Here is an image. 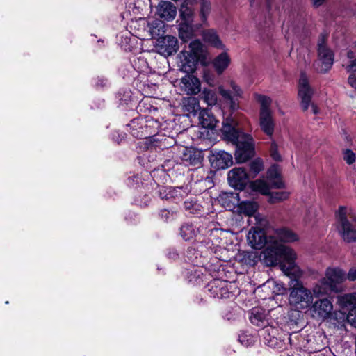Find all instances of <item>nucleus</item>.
<instances>
[{
	"label": "nucleus",
	"instance_id": "2eb2a0df",
	"mask_svg": "<svg viewBox=\"0 0 356 356\" xmlns=\"http://www.w3.org/2000/svg\"><path fill=\"white\" fill-rule=\"evenodd\" d=\"M318 59L321 63V67L318 72L325 73L330 70L334 62V54L324 44V40L318 44Z\"/></svg>",
	"mask_w": 356,
	"mask_h": 356
},
{
	"label": "nucleus",
	"instance_id": "f3484780",
	"mask_svg": "<svg viewBox=\"0 0 356 356\" xmlns=\"http://www.w3.org/2000/svg\"><path fill=\"white\" fill-rule=\"evenodd\" d=\"M200 81L195 76L186 74L181 79V88L188 95H197L200 92Z\"/></svg>",
	"mask_w": 356,
	"mask_h": 356
},
{
	"label": "nucleus",
	"instance_id": "3c124183",
	"mask_svg": "<svg viewBox=\"0 0 356 356\" xmlns=\"http://www.w3.org/2000/svg\"><path fill=\"white\" fill-rule=\"evenodd\" d=\"M314 217V213L309 211L308 213L305 216L303 220L305 223L307 225L310 223Z\"/></svg>",
	"mask_w": 356,
	"mask_h": 356
},
{
	"label": "nucleus",
	"instance_id": "79ce46f5",
	"mask_svg": "<svg viewBox=\"0 0 356 356\" xmlns=\"http://www.w3.org/2000/svg\"><path fill=\"white\" fill-rule=\"evenodd\" d=\"M171 199L179 200L183 198L187 194V191L183 187L173 188L170 187Z\"/></svg>",
	"mask_w": 356,
	"mask_h": 356
},
{
	"label": "nucleus",
	"instance_id": "c9c22d12",
	"mask_svg": "<svg viewBox=\"0 0 356 356\" xmlns=\"http://www.w3.org/2000/svg\"><path fill=\"white\" fill-rule=\"evenodd\" d=\"M261 287L264 290H266L268 289H272V293L274 294H280L284 291V288L282 284L277 283L273 280H267Z\"/></svg>",
	"mask_w": 356,
	"mask_h": 356
},
{
	"label": "nucleus",
	"instance_id": "f704fd0d",
	"mask_svg": "<svg viewBox=\"0 0 356 356\" xmlns=\"http://www.w3.org/2000/svg\"><path fill=\"white\" fill-rule=\"evenodd\" d=\"M251 188L254 191L259 192L262 195H268L270 192L269 185L262 179H257L250 184Z\"/></svg>",
	"mask_w": 356,
	"mask_h": 356
},
{
	"label": "nucleus",
	"instance_id": "864d4df0",
	"mask_svg": "<svg viewBox=\"0 0 356 356\" xmlns=\"http://www.w3.org/2000/svg\"><path fill=\"white\" fill-rule=\"evenodd\" d=\"M346 69L348 72H355L356 71V59H354L351 63L347 65Z\"/></svg>",
	"mask_w": 356,
	"mask_h": 356
},
{
	"label": "nucleus",
	"instance_id": "aec40b11",
	"mask_svg": "<svg viewBox=\"0 0 356 356\" xmlns=\"http://www.w3.org/2000/svg\"><path fill=\"white\" fill-rule=\"evenodd\" d=\"M259 126L261 130L268 136H272L275 129V121L272 112L259 111Z\"/></svg>",
	"mask_w": 356,
	"mask_h": 356
},
{
	"label": "nucleus",
	"instance_id": "4c0bfd02",
	"mask_svg": "<svg viewBox=\"0 0 356 356\" xmlns=\"http://www.w3.org/2000/svg\"><path fill=\"white\" fill-rule=\"evenodd\" d=\"M289 194L290 193L287 191L269 192L268 195H269V202L274 204L287 200L289 197Z\"/></svg>",
	"mask_w": 356,
	"mask_h": 356
},
{
	"label": "nucleus",
	"instance_id": "473e14b6",
	"mask_svg": "<svg viewBox=\"0 0 356 356\" xmlns=\"http://www.w3.org/2000/svg\"><path fill=\"white\" fill-rule=\"evenodd\" d=\"M182 104L185 110L191 113H195L200 110L199 100L196 97H188L184 98Z\"/></svg>",
	"mask_w": 356,
	"mask_h": 356
},
{
	"label": "nucleus",
	"instance_id": "49530a36",
	"mask_svg": "<svg viewBox=\"0 0 356 356\" xmlns=\"http://www.w3.org/2000/svg\"><path fill=\"white\" fill-rule=\"evenodd\" d=\"M170 187L159 186L158 188V193L159 197L163 200H170Z\"/></svg>",
	"mask_w": 356,
	"mask_h": 356
},
{
	"label": "nucleus",
	"instance_id": "c756f323",
	"mask_svg": "<svg viewBox=\"0 0 356 356\" xmlns=\"http://www.w3.org/2000/svg\"><path fill=\"white\" fill-rule=\"evenodd\" d=\"M236 258L243 264L250 266H254L259 261L258 254L255 251L239 252L236 255Z\"/></svg>",
	"mask_w": 356,
	"mask_h": 356
},
{
	"label": "nucleus",
	"instance_id": "8fccbe9b",
	"mask_svg": "<svg viewBox=\"0 0 356 356\" xmlns=\"http://www.w3.org/2000/svg\"><path fill=\"white\" fill-rule=\"evenodd\" d=\"M346 280L350 281L356 280V267L351 268L348 273H346Z\"/></svg>",
	"mask_w": 356,
	"mask_h": 356
},
{
	"label": "nucleus",
	"instance_id": "e433bc0d",
	"mask_svg": "<svg viewBox=\"0 0 356 356\" xmlns=\"http://www.w3.org/2000/svg\"><path fill=\"white\" fill-rule=\"evenodd\" d=\"M202 99L209 106H214L218 102L217 94L214 90L204 88L202 92Z\"/></svg>",
	"mask_w": 356,
	"mask_h": 356
},
{
	"label": "nucleus",
	"instance_id": "72a5a7b5",
	"mask_svg": "<svg viewBox=\"0 0 356 356\" xmlns=\"http://www.w3.org/2000/svg\"><path fill=\"white\" fill-rule=\"evenodd\" d=\"M184 209L193 215H202L204 213L203 207L195 200H186L184 203Z\"/></svg>",
	"mask_w": 356,
	"mask_h": 356
},
{
	"label": "nucleus",
	"instance_id": "bf43d9fd",
	"mask_svg": "<svg viewBox=\"0 0 356 356\" xmlns=\"http://www.w3.org/2000/svg\"><path fill=\"white\" fill-rule=\"evenodd\" d=\"M254 1L255 0H249L251 6H253V3H254Z\"/></svg>",
	"mask_w": 356,
	"mask_h": 356
},
{
	"label": "nucleus",
	"instance_id": "dca6fc26",
	"mask_svg": "<svg viewBox=\"0 0 356 356\" xmlns=\"http://www.w3.org/2000/svg\"><path fill=\"white\" fill-rule=\"evenodd\" d=\"M229 184L236 188L243 189L248 181V175L242 168H234L228 173Z\"/></svg>",
	"mask_w": 356,
	"mask_h": 356
},
{
	"label": "nucleus",
	"instance_id": "423d86ee",
	"mask_svg": "<svg viewBox=\"0 0 356 356\" xmlns=\"http://www.w3.org/2000/svg\"><path fill=\"white\" fill-rule=\"evenodd\" d=\"M131 134L138 138H148L155 136L159 127V122L152 118L143 117L135 118L128 125Z\"/></svg>",
	"mask_w": 356,
	"mask_h": 356
},
{
	"label": "nucleus",
	"instance_id": "9d476101",
	"mask_svg": "<svg viewBox=\"0 0 356 356\" xmlns=\"http://www.w3.org/2000/svg\"><path fill=\"white\" fill-rule=\"evenodd\" d=\"M347 210L346 207H340L337 216L342 227L343 238L348 242H353L356 241V221L353 224L348 222L346 217Z\"/></svg>",
	"mask_w": 356,
	"mask_h": 356
},
{
	"label": "nucleus",
	"instance_id": "a18cd8bd",
	"mask_svg": "<svg viewBox=\"0 0 356 356\" xmlns=\"http://www.w3.org/2000/svg\"><path fill=\"white\" fill-rule=\"evenodd\" d=\"M159 216L162 220L169 221L175 218L176 213L175 211L163 209L160 211Z\"/></svg>",
	"mask_w": 356,
	"mask_h": 356
},
{
	"label": "nucleus",
	"instance_id": "6e6552de",
	"mask_svg": "<svg viewBox=\"0 0 356 356\" xmlns=\"http://www.w3.org/2000/svg\"><path fill=\"white\" fill-rule=\"evenodd\" d=\"M203 228L197 227L193 224L185 223L180 227V236L186 241H196L199 243L205 242L204 236L207 235L209 232L211 235L214 232H219L218 229H209L207 233H202Z\"/></svg>",
	"mask_w": 356,
	"mask_h": 356
},
{
	"label": "nucleus",
	"instance_id": "c85d7f7f",
	"mask_svg": "<svg viewBox=\"0 0 356 356\" xmlns=\"http://www.w3.org/2000/svg\"><path fill=\"white\" fill-rule=\"evenodd\" d=\"M266 177L270 181L271 187L276 188L284 187V183L280 178V170L277 165H273L268 170Z\"/></svg>",
	"mask_w": 356,
	"mask_h": 356
},
{
	"label": "nucleus",
	"instance_id": "f03ea898",
	"mask_svg": "<svg viewBox=\"0 0 356 356\" xmlns=\"http://www.w3.org/2000/svg\"><path fill=\"white\" fill-rule=\"evenodd\" d=\"M266 247L261 252L264 263L268 266H275L280 263L282 271L289 277L300 278L302 271L295 263L296 254L290 248L282 244L275 243Z\"/></svg>",
	"mask_w": 356,
	"mask_h": 356
},
{
	"label": "nucleus",
	"instance_id": "4d7b16f0",
	"mask_svg": "<svg viewBox=\"0 0 356 356\" xmlns=\"http://www.w3.org/2000/svg\"><path fill=\"white\" fill-rule=\"evenodd\" d=\"M311 106L313 113L315 115L318 114L319 113V109L317 106L314 104H312Z\"/></svg>",
	"mask_w": 356,
	"mask_h": 356
},
{
	"label": "nucleus",
	"instance_id": "7c9ffc66",
	"mask_svg": "<svg viewBox=\"0 0 356 356\" xmlns=\"http://www.w3.org/2000/svg\"><path fill=\"white\" fill-rule=\"evenodd\" d=\"M236 208L241 214L252 216L258 210V204L254 201H242L238 204Z\"/></svg>",
	"mask_w": 356,
	"mask_h": 356
},
{
	"label": "nucleus",
	"instance_id": "9b49d317",
	"mask_svg": "<svg viewBox=\"0 0 356 356\" xmlns=\"http://www.w3.org/2000/svg\"><path fill=\"white\" fill-rule=\"evenodd\" d=\"M337 303L342 309H349L347 321L356 327V292L337 296Z\"/></svg>",
	"mask_w": 356,
	"mask_h": 356
},
{
	"label": "nucleus",
	"instance_id": "f8f14e48",
	"mask_svg": "<svg viewBox=\"0 0 356 356\" xmlns=\"http://www.w3.org/2000/svg\"><path fill=\"white\" fill-rule=\"evenodd\" d=\"M314 89L309 83L308 79L305 74H301L298 82V95L300 99V104L304 111H307L311 105Z\"/></svg>",
	"mask_w": 356,
	"mask_h": 356
},
{
	"label": "nucleus",
	"instance_id": "412c9836",
	"mask_svg": "<svg viewBox=\"0 0 356 356\" xmlns=\"http://www.w3.org/2000/svg\"><path fill=\"white\" fill-rule=\"evenodd\" d=\"M211 161L218 169H226L232 165V156L225 152H216L212 155Z\"/></svg>",
	"mask_w": 356,
	"mask_h": 356
},
{
	"label": "nucleus",
	"instance_id": "13d9d810",
	"mask_svg": "<svg viewBox=\"0 0 356 356\" xmlns=\"http://www.w3.org/2000/svg\"><path fill=\"white\" fill-rule=\"evenodd\" d=\"M348 58H350V59H353V58H354L355 56H354L353 52V51H348Z\"/></svg>",
	"mask_w": 356,
	"mask_h": 356
},
{
	"label": "nucleus",
	"instance_id": "5701e85b",
	"mask_svg": "<svg viewBox=\"0 0 356 356\" xmlns=\"http://www.w3.org/2000/svg\"><path fill=\"white\" fill-rule=\"evenodd\" d=\"M247 239L248 243L254 249H261L266 242L264 232L261 229L257 230L254 228L249 231Z\"/></svg>",
	"mask_w": 356,
	"mask_h": 356
},
{
	"label": "nucleus",
	"instance_id": "6ab92c4d",
	"mask_svg": "<svg viewBox=\"0 0 356 356\" xmlns=\"http://www.w3.org/2000/svg\"><path fill=\"white\" fill-rule=\"evenodd\" d=\"M298 240V235L286 227H281L275 229L274 234L271 236V242L275 243H277V241L283 243H291Z\"/></svg>",
	"mask_w": 356,
	"mask_h": 356
},
{
	"label": "nucleus",
	"instance_id": "b1692460",
	"mask_svg": "<svg viewBox=\"0 0 356 356\" xmlns=\"http://www.w3.org/2000/svg\"><path fill=\"white\" fill-rule=\"evenodd\" d=\"M231 63L230 56L226 52H222L215 57L212 65L218 74H222Z\"/></svg>",
	"mask_w": 356,
	"mask_h": 356
},
{
	"label": "nucleus",
	"instance_id": "a19ab883",
	"mask_svg": "<svg viewBox=\"0 0 356 356\" xmlns=\"http://www.w3.org/2000/svg\"><path fill=\"white\" fill-rule=\"evenodd\" d=\"M147 26L152 36H154L159 35L160 29L163 28L164 24L161 21L158 19H153L152 21L148 22Z\"/></svg>",
	"mask_w": 356,
	"mask_h": 356
},
{
	"label": "nucleus",
	"instance_id": "09e8293b",
	"mask_svg": "<svg viewBox=\"0 0 356 356\" xmlns=\"http://www.w3.org/2000/svg\"><path fill=\"white\" fill-rule=\"evenodd\" d=\"M129 184L132 187H138L140 184H143L140 177L138 175H137L129 178Z\"/></svg>",
	"mask_w": 356,
	"mask_h": 356
},
{
	"label": "nucleus",
	"instance_id": "680f3d73",
	"mask_svg": "<svg viewBox=\"0 0 356 356\" xmlns=\"http://www.w3.org/2000/svg\"><path fill=\"white\" fill-rule=\"evenodd\" d=\"M268 3L269 4V0H268Z\"/></svg>",
	"mask_w": 356,
	"mask_h": 356
},
{
	"label": "nucleus",
	"instance_id": "1a4fd4ad",
	"mask_svg": "<svg viewBox=\"0 0 356 356\" xmlns=\"http://www.w3.org/2000/svg\"><path fill=\"white\" fill-rule=\"evenodd\" d=\"M312 316L314 318L325 321L330 318L333 312V304L327 298L316 300L309 307Z\"/></svg>",
	"mask_w": 356,
	"mask_h": 356
},
{
	"label": "nucleus",
	"instance_id": "cd10ccee",
	"mask_svg": "<svg viewBox=\"0 0 356 356\" xmlns=\"http://www.w3.org/2000/svg\"><path fill=\"white\" fill-rule=\"evenodd\" d=\"M193 21H184L179 24L178 31L180 39L184 42H187L194 36L195 30L192 25Z\"/></svg>",
	"mask_w": 356,
	"mask_h": 356
},
{
	"label": "nucleus",
	"instance_id": "6e6d98bb",
	"mask_svg": "<svg viewBox=\"0 0 356 356\" xmlns=\"http://www.w3.org/2000/svg\"><path fill=\"white\" fill-rule=\"evenodd\" d=\"M325 0H312V5L314 7H319L321 6Z\"/></svg>",
	"mask_w": 356,
	"mask_h": 356
},
{
	"label": "nucleus",
	"instance_id": "39448f33",
	"mask_svg": "<svg viewBox=\"0 0 356 356\" xmlns=\"http://www.w3.org/2000/svg\"><path fill=\"white\" fill-rule=\"evenodd\" d=\"M203 52V44L199 40L192 41L188 49H183L178 55V67L184 72L191 73Z\"/></svg>",
	"mask_w": 356,
	"mask_h": 356
},
{
	"label": "nucleus",
	"instance_id": "2f4dec72",
	"mask_svg": "<svg viewBox=\"0 0 356 356\" xmlns=\"http://www.w3.org/2000/svg\"><path fill=\"white\" fill-rule=\"evenodd\" d=\"M200 4V17L203 24H206L209 15L211 12V3L210 0H196Z\"/></svg>",
	"mask_w": 356,
	"mask_h": 356
},
{
	"label": "nucleus",
	"instance_id": "a878e982",
	"mask_svg": "<svg viewBox=\"0 0 356 356\" xmlns=\"http://www.w3.org/2000/svg\"><path fill=\"white\" fill-rule=\"evenodd\" d=\"M199 122L203 128L213 129L216 127L218 121L209 109H202L199 113Z\"/></svg>",
	"mask_w": 356,
	"mask_h": 356
},
{
	"label": "nucleus",
	"instance_id": "5fc2aeb1",
	"mask_svg": "<svg viewBox=\"0 0 356 356\" xmlns=\"http://www.w3.org/2000/svg\"><path fill=\"white\" fill-rule=\"evenodd\" d=\"M168 257L169 259H176L178 257V254L175 250H169Z\"/></svg>",
	"mask_w": 356,
	"mask_h": 356
},
{
	"label": "nucleus",
	"instance_id": "bb28decb",
	"mask_svg": "<svg viewBox=\"0 0 356 356\" xmlns=\"http://www.w3.org/2000/svg\"><path fill=\"white\" fill-rule=\"evenodd\" d=\"M196 0H184L179 11L180 17L184 21H193L194 16V6Z\"/></svg>",
	"mask_w": 356,
	"mask_h": 356
},
{
	"label": "nucleus",
	"instance_id": "603ef678",
	"mask_svg": "<svg viewBox=\"0 0 356 356\" xmlns=\"http://www.w3.org/2000/svg\"><path fill=\"white\" fill-rule=\"evenodd\" d=\"M348 81L350 86L356 90V76L355 74L350 75Z\"/></svg>",
	"mask_w": 356,
	"mask_h": 356
},
{
	"label": "nucleus",
	"instance_id": "de8ad7c7",
	"mask_svg": "<svg viewBox=\"0 0 356 356\" xmlns=\"http://www.w3.org/2000/svg\"><path fill=\"white\" fill-rule=\"evenodd\" d=\"M343 159L348 164L351 165L355 161V155L353 151L346 149L344 152Z\"/></svg>",
	"mask_w": 356,
	"mask_h": 356
},
{
	"label": "nucleus",
	"instance_id": "58836bf2",
	"mask_svg": "<svg viewBox=\"0 0 356 356\" xmlns=\"http://www.w3.org/2000/svg\"><path fill=\"white\" fill-rule=\"evenodd\" d=\"M255 99L261 104L260 111H265L266 112L271 111L270 105L271 104V99L266 95L255 94Z\"/></svg>",
	"mask_w": 356,
	"mask_h": 356
},
{
	"label": "nucleus",
	"instance_id": "ea45409f",
	"mask_svg": "<svg viewBox=\"0 0 356 356\" xmlns=\"http://www.w3.org/2000/svg\"><path fill=\"white\" fill-rule=\"evenodd\" d=\"M250 173L253 177H255L261 171L264 170V163L261 159H255L250 163Z\"/></svg>",
	"mask_w": 356,
	"mask_h": 356
},
{
	"label": "nucleus",
	"instance_id": "0eeeda50",
	"mask_svg": "<svg viewBox=\"0 0 356 356\" xmlns=\"http://www.w3.org/2000/svg\"><path fill=\"white\" fill-rule=\"evenodd\" d=\"M229 86L232 90L226 89L220 85L218 87V90L225 103L229 105L232 112H234L239 108V99L243 97V91L233 80L229 81Z\"/></svg>",
	"mask_w": 356,
	"mask_h": 356
},
{
	"label": "nucleus",
	"instance_id": "052dcab7",
	"mask_svg": "<svg viewBox=\"0 0 356 356\" xmlns=\"http://www.w3.org/2000/svg\"><path fill=\"white\" fill-rule=\"evenodd\" d=\"M242 337H243V336H239V341H240L241 343L243 342V341H242Z\"/></svg>",
	"mask_w": 356,
	"mask_h": 356
},
{
	"label": "nucleus",
	"instance_id": "c03bdc74",
	"mask_svg": "<svg viewBox=\"0 0 356 356\" xmlns=\"http://www.w3.org/2000/svg\"><path fill=\"white\" fill-rule=\"evenodd\" d=\"M270 156L272 159L276 161H280L282 160V156L278 152V147L275 141H273L270 145Z\"/></svg>",
	"mask_w": 356,
	"mask_h": 356
},
{
	"label": "nucleus",
	"instance_id": "20e7f679",
	"mask_svg": "<svg viewBox=\"0 0 356 356\" xmlns=\"http://www.w3.org/2000/svg\"><path fill=\"white\" fill-rule=\"evenodd\" d=\"M296 282L291 283L289 287V304L291 309L301 312L309 308L314 300L313 289L311 290L305 287L301 282L291 277Z\"/></svg>",
	"mask_w": 356,
	"mask_h": 356
},
{
	"label": "nucleus",
	"instance_id": "4be33fe9",
	"mask_svg": "<svg viewBox=\"0 0 356 356\" xmlns=\"http://www.w3.org/2000/svg\"><path fill=\"white\" fill-rule=\"evenodd\" d=\"M250 322L259 327L264 328L269 325L268 313L261 308H253L250 316Z\"/></svg>",
	"mask_w": 356,
	"mask_h": 356
},
{
	"label": "nucleus",
	"instance_id": "ddd939ff",
	"mask_svg": "<svg viewBox=\"0 0 356 356\" xmlns=\"http://www.w3.org/2000/svg\"><path fill=\"white\" fill-rule=\"evenodd\" d=\"M155 47L159 54L169 56L178 51V40L176 37L169 35L160 37L156 41Z\"/></svg>",
	"mask_w": 356,
	"mask_h": 356
},
{
	"label": "nucleus",
	"instance_id": "7ed1b4c3",
	"mask_svg": "<svg viewBox=\"0 0 356 356\" xmlns=\"http://www.w3.org/2000/svg\"><path fill=\"white\" fill-rule=\"evenodd\" d=\"M346 280V273L339 267H328L325 277L313 286L314 296L318 298L331 292L339 293L343 289L342 284Z\"/></svg>",
	"mask_w": 356,
	"mask_h": 356
},
{
	"label": "nucleus",
	"instance_id": "4468645a",
	"mask_svg": "<svg viewBox=\"0 0 356 356\" xmlns=\"http://www.w3.org/2000/svg\"><path fill=\"white\" fill-rule=\"evenodd\" d=\"M231 284L225 280H213L208 284V291L211 296L218 298L229 297V286Z\"/></svg>",
	"mask_w": 356,
	"mask_h": 356
},
{
	"label": "nucleus",
	"instance_id": "393cba45",
	"mask_svg": "<svg viewBox=\"0 0 356 356\" xmlns=\"http://www.w3.org/2000/svg\"><path fill=\"white\" fill-rule=\"evenodd\" d=\"M202 38L205 42L216 49L220 50L225 49V45L222 43L219 35L214 29H208L204 31L202 33Z\"/></svg>",
	"mask_w": 356,
	"mask_h": 356
},
{
	"label": "nucleus",
	"instance_id": "37998d69",
	"mask_svg": "<svg viewBox=\"0 0 356 356\" xmlns=\"http://www.w3.org/2000/svg\"><path fill=\"white\" fill-rule=\"evenodd\" d=\"M188 280L193 284H200L203 282V274L198 269H195L190 274Z\"/></svg>",
	"mask_w": 356,
	"mask_h": 356
},
{
	"label": "nucleus",
	"instance_id": "a211bd4d",
	"mask_svg": "<svg viewBox=\"0 0 356 356\" xmlns=\"http://www.w3.org/2000/svg\"><path fill=\"white\" fill-rule=\"evenodd\" d=\"M156 13L160 18L166 21H171L176 17L177 8L170 1H161L156 7Z\"/></svg>",
	"mask_w": 356,
	"mask_h": 356
},
{
	"label": "nucleus",
	"instance_id": "f257e3e1",
	"mask_svg": "<svg viewBox=\"0 0 356 356\" xmlns=\"http://www.w3.org/2000/svg\"><path fill=\"white\" fill-rule=\"evenodd\" d=\"M233 116L227 117L222 122L224 138L236 145L235 159L238 163H245L254 156V140L251 135L245 134Z\"/></svg>",
	"mask_w": 356,
	"mask_h": 356
}]
</instances>
